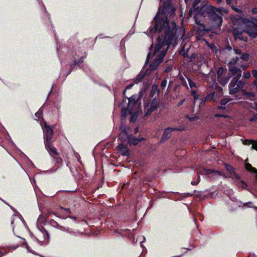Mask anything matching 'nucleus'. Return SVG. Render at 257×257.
<instances>
[{
  "label": "nucleus",
  "instance_id": "26",
  "mask_svg": "<svg viewBox=\"0 0 257 257\" xmlns=\"http://www.w3.org/2000/svg\"><path fill=\"white\" fill-rule=\"evenodd\" d=\"M75 162H67L66 166L69 168L70 171L73 173L74 171H78V168L75 166L74 163Z\"/></svg>",
  "mask_w": 257,
  "mask_h": 257
},
{
  "label": "nucleus",
  "instance_id": "46",
  "mask_svg": "<svg viewBox=\"0 0 257 257\" xmlns=\"http://www.w3.org/2000/svg\"><path fill=\"white\" fill-rule=\"evenodd\" d=\"M133 86H134V84L133 83H131V84H130L129 85H128L127 86H126L123 92V95L124 96H125V92H126V91L127 90H128V89H131Z\"/></svg>",
  "mask_w": 257,
  "mask_h": 257
},
{
  "label": "nucleus",
  "instance_id": "28",
  "mask_svg": "<svg viewBox=\"0 0 257 257\" xmlns=\"http://www.w3.org/2000/svg\"><path fill=\"white\" fill-rule=\"evenodd\" d=\"M145 76V73L142 72V71L140 72L136 76V77L134 79V83H138L140 82H141L143 79L144 78Z\"/></svg>",
  "mask_w": 257,
  "mask_h": 257
},
{
  "label": "nucleus",
  "instance_id": "30",
  "mask_svg": "<svg viewBox=\"0 0 257 257\" xmlns=\"http://www.w3.org/2000/svg\"><path fill=\"white\" fill-rule=\"evenodd\" d=\"M244 95L246 96L249 100H252V98L255 97V95L253 92H246L244 89L242 90Z\"/></svg>",
  "mask_w": 257,
  "mask_h": 257
},
{
  "label": "nucleus",
  "instance_id": "63",
  "mask_svg": "<svg viewBox=\"0 0 257 257\" xmlns=\"http://www.w3.org/2000/svg\"><path fill=\"white\" fill-rule=\"evenodd\" d=\"M171 70V68L170 67H167L166 68V69L165 70V72L168 73L169 71H170Z\"/></svg>",
  "mask_w": 257,
  "mask_h": 257
},
{
  "label": "nucleus",
  "instance_id": "51",
  "mask_svg": "<svg viewBox=\"0 0 257 257\" xmlns=\"http://www.w3.org/2000/svg\"><path fill=\"white\" fill-rule=\"evenodd\" d=\"M235 53L237 55H241V50L238 48H234V49Z\"/></svg>",
  "mask_w": 257,
  "mask_h": 257
},
{
  "label": "nucleus",
  "instance_id": "54",
  "mask_svg": "<svg viewBox=\"0 0 257 257\" xmlns=\"http://www.w3.org/2000/svg\"><path fill=\"white\" fill-rule=\"evenodd\" d=\"M193 195V193H184V194H183V197H184V198H185L187 197H191Z\"/></svg>",
  "mask_w": 257,
  "mask_h": 257
},
{
  "label": "nucleus",
  "instance_id": "49",
  "mask_svg": "<svg viewBox=\"0 0 257 257\" xmlns=\"http://www.w3.org/2000/svg\"><path fill=\"white\" fill-rule=\"evenodd\" d=\"M243 206H245V207H250V208L254 207L253 206V204L251 202H248L244 203L243 204Z\"/></svg>",
  "mask_w": 257,
  "mask_h": 257
},
{
  "label": "nucleus",
  "instance_id": "45",
  "mask_svg": "<svg viewBox=\"0 0 257 257\" xmlns=\"http://www.w3.org/2000/svg\"><path fill=\"white\" fill-rule=\"evenodd\" d=\"M17 237H19V238H21V239H23V240H24V243H23V244H25V245H26V248L28 250V251H29V252H32V253H34L32 251H31V250H30L29 249L30 246L28 245V244H27V241H26V239H25V238H22V237H20V236H17Z\"/></svg>",
  "mask_w": 257,
  "mask_h": 257
},
{
  "label": "nucleus",
  "instance_id": "6",
  "mask_svg": "<svg viewBox=\"0 0 257 257\" xmlns=\"http://www.w3.org/2000/svg\"><path fill=\"white\" fill-rule=\"evenodd\" d=\"M143 91L141 90L138 94H134L129 98L125 96L124 97L127 98L128 101L127 104L128 108H132L135 104L139 103L143 97Z\"/></svg>",
  "mask_w": 257,
  "mask_h": 257
},
{
  "label": "nucleus",
  "instance_id": "14",
  "mask_svg": "<svg viewBox=\"0 0 257 257\" xmlns=\"http://www.w3.org/2000/svg\"><path fill=\"white\" fill-rule=\"evenodd\" d=\"M50 224L54 227H57L58 229L67 232L70 234H73L74 233L73 231L70 230L68 227H65L60 225L54 219H51L50 220Z\"/></svg>",
  "mask_w": 257,
  "mask_h": 257
},
{
  "label": "nucleus",
  "instance_id": "55",
  "mask_svg": "<svg viewBox=\"0 0 257 257\" xmlns=\"http://www.w3.org/2000/svg\"><path fill=\"white\" fill-rule=\"evenodd\" d=\"M0 200H1V201H2L4 203H5V204H6L8 205L10 207V208H11L13 211H14L15 212H17V213L19 214V212H18L17 210H14V209L13 208V207H12L11 206L9 205V204L6 202H5V201L3 199H2L1 197H0Z\"/></svg>",
  "mask_w": 257,
  "mask_h": 257
},
{
  "label": "nucleus",
  "instance_id": "50",
  "mask_svg": "<svg viewBox=\"0 0 257 257\" xmlns=\"http://www.w3.org/2000/svg\"><path fill=\"white\" fill-rule=\"evenodd\" d=\"M196 56L195 54H192L191 55H188V57L187 58H189L191 61L194 60L196 58Z\"/></svg>",
  "mask_w": 257,
  "mask_h": 257
},
{
  "label": "nucleus",
  "instance_id": "29",
  "mask_svg": "<svg viewBox=\"0 0 257 257\" xmlns=\"http://www.w3.org/2000/svg\"><path fill=\"white\" fill-rule=\"evenodd\" d=\"M234 77H236L237 78V82H236V84L239 89L240 90L242 89L244 87L246 82L242 80H239L240 77L238 76H234Z\"/></svg>",
  "mask_w": 257,
  "mask_h": 257
},
{
  "label": "nucleus",
  "instance_id": "15",
  "mask_svg": "<svg viewBox=\"0 0 257 257\" xmlns=\"http://www.w3.org/2000/svg\"><path fill=\"white\" fill-rule=\"evenodd\" d=\"M158 42V41L157 42V44ZM172 43V42L168 46V45H163L161 48L160 49H159L158 51H157L156 50V45H155V52L156 53V52H160V51L161 50V49H162L165 46H167V48L166 49H163L162 50L160 54L159 55V56L157 57V59H158L160 61H161V62L163 61V59H164V56H165L166 53H167V50H168V48L169 47V46H170V45ZM157 45V44H156Z\"/></svg>",
  "mask_w": 257,
  "mask_h": 257
},
{
  "label": "nucleus",
  "instance_id": "21",
  "mask_svg": "<svg viewBox=\"0 0 257 257\" xmlns=\"http://www.w3.org/2000/svg\"><path fill=\"white\" fill-rule=\"evenodd\" d=\"M145 140V138L143 137L141 138H136V137H134L128 139V143L131 145H133L135 146L138 145L140 142L142 141H144Z\"/></svg>",
  "mask_w": 257,
  "mask_h": 257
},
{
  "label": "nucleus",
  "instance_id": "7",
  "mask_svg": "<svg viewBox=\"0 0 257 257\" xmlns=\"http://www.w3.org/2000/svg\"><path fill=\"white\" fill-rule=\"evenodd\" d=\"M160 103V100L159 98L157 97L153 98L151 102L150 107L145 112V116L150 115L153 111L156 110L158 108Z\"/></svg>",
  "mask_w": 257,
  "mask_h": 257
},
{
  "label": "nucleus",
  "instance_id": "42",
  "mask_svg": "<svg viewBox=\"0 0 257 257\" xmlns=\"http://www.w3.org/2000/svg\"><path fill=\"white\" fill-rule=\"evenodd\" d=\"M249 23L254 26L255 28H257V19L253 18L252 20L249 21Z\"/></svg>",
  "mask_w": 257,
  "mask_h": 257
},
{
  "label": "nucleus",
  "instance_id": "39",
  "mask_svg": "<svg viewBox=\"0 0 257 257\" xmlns=\"http://www.w3.org/2000/svg\"><path fill=\"white\" fill-rule=\"evenodd\" d=\"M187 78L188 79L190 88H192L193 87H196L195 83L192 80V79L190 77H187Z\"/></svg>",
  "mask_w": 257,
  "mask_h": 257
},
{
  "label": "nucleus",
  "instance_id": "34",
  "mask_svg": "<svg viewBox=\"0 0 257 257\" xmlns=\"http://www.w3.org/2000/svg\"><path fill=\"white\" fill-rule=\"evenodd\" d=\"M231 100L232 99H231L229 97H228L227 98H224L221 99L220 103L221 105H223L225 106V105L227 103L230 102Z\"/></svg>",
  "mask_w": 257,
  "mask_h": 257
},
{
  "label": "nucleus",
  "instance_id": "12",
  "mask_svg": "<svg viewBox=\"0 0 257 257\" xmlns=\"http://www.w3.org/2000/svg\"><path fill=\"white\" fill-rule=\"evenodd\" d=\"M228 71L232 76L241 77V70L235 66H228Z\"/></svg>",
  "mask_w": 257,
  "mask_h": 257
},
{
  "label": "nucleus",
  "instance_id": "10",
  "mask_svg": "<svg viewBox=\"0 0 257 257\" xmlns=\"http://www.w3.org/2000/svg\"><path fill=\"white\" fill-rule=\"evenodd\" d=\"M224 166L226 170L228 172L229 177L235 178L236 180L243 183L241 180L240 176L234 172V168L232 166L229 165L228 164L224 163Z\"/></svg>",
  "mask_w": 257,
  "mask_h": 257
},
{
  "label": "nucleus",
  "instance_id": "48",
  "mask_svg": "<svg viewBox=\"0 0 257 257\" xmlns=\"http://www.w3.org/2000/svg\"><path fill=\"white\" fill-rule=\"evenodd\" d=\"M257 120V113L253 114V115L250 117L249 121L251 122L255 121Z\"/></svg>",
  "mask_w": 257,
  "mask_h": 257
},
{
  "label": "nucleus",
  "instance_id": "62",
  "mask_svg": "<svg viewBox=\"0 0 257 257\" xmlns=\"http://www.w3.org/2000/svg\"><path fill=\"white\" fill-rule=\"evenodd\" d=\"M171 193V192H166V191H163L162 193H161V197H162V198H165V197H167L168 196H164V195H163V194H166V193Z\"/></svg>",
  "mask_w": 257,
  "mask_h": 257
},
{
  "label": "nucleus",
  "instance_id": "53",
  "mask_svg": "<svg viewBox=\"0 0 257 257\" xmlns=\"http://www.w3.org/2000/svg\"><path fill=\"white\" fill-rule=\"evenodd\" d=\"M196 14L194 16V18L195 19V23L197 24V26H199L200 24H202L200 22V21L198 20V19L196 18Z\"/></svg>",
  "mask_w": 257,
  "mask_h": 257
},
{
  "label": "nucleus",
  "instance_id": "60",
  "mask_svg": "<svg viewBox=\"0 0 257 257\" xmlns=\"http://www.w3.org/2000/svg\"><path fill=\"white\" fill-rule=\"evenodd\" d=\"M225 49L228 51H231L232 50V47L228 44L225 47Z\"/></svg>",
  "mask_w": 257,
  "mask_h": 257
},
{
  "label": "nucleus",
  "instance_id": "36",
  "mask_svg": "<svg viewBox=\"0 0 257 257\" xmlns=\"http://www.w3.org/2000/svg\"><path fill=\"white\" fill-rule=\"evenodd\" d=\"M223 72H224L223 68L221 67H219L217 72V77H218V79L222 77V76L223 74Z\"/></svg>",
  "mask_w": 257,
  "mask_h": 257
},
{
  "label": "nucleus",
  "instance_id": "11",
  "mask_svg": "<svg viewBox=\"0 0 257 257\" xmlns=\"http://www.w3.org/2000/svg\"><path fill=\"white\" fill-rule=\"evenodd\" d=\"M237 82V78L233 77L231 80L229 84V93L230 94H233L239 92V89L237 87L236 82Z\"/></svg>",
  "mask_w": 257,
  "mask_h": 257
},
{
  "label": "nucleus",
  "instance_id": "47",
  "mask_svg": "<svg viewBox=\"0 0 257 257\" xmlns=\"http://www.w3.org/2000/svg\"><path fill=\"white\" fill-rule=\"evenodd\" d=\"M180 54L183 55L184 58L188 57V54L187 52H185L184 48H182L179 52Z\"/></svg>",
  "mask_w": 257,
  "mask_h": 257
},
{
  "label": "nucleus",
  "instance_id": "52",
  "mask_svg": "<svg viewBox=\"0 0 257 257\" xmlns=\"http://www.w3.org/2000/svg\"><path fill=\"white\" fill-rule=\"evenodd\" d=\"M251 145H252L251 148L252 149H254V150H255L257 151V142H255L253 140V143H252V144H251Z\"/></svg>",
  "mask_w": 257,
  "mask_h": 257
},
{
  "label": "nucleus",
  "instance_id": "18",
  "mask_svg": "<svg viewBox=\"0 0 257 257\" xmlns=\"http://www.w3.org/2000/svg\"><path fill=\"white\" fill-rule=\"evenodd\" d=\"M156 93H157V97L158 98L160 93V90L158 88V85L156 84H154L152 86V89L150 93V97L154 98V96Z\"/></svg>",
  "mask_w": 257,
  "mask_h": 257
},
{
  "label": "nucleus",
  "instance_id": "22",
  "mask_svg": "<svg viewBox=\"0 0 257 257\" xmlns=\"http://www.w3.org/2000/svg\"><path fill=\"white\" fill-rule=\"evenodd\" d=\"M86 57V53H84V55L81 56L78 60H75L73 63L70 64V67H73L75 66H79V65L83 62L84 59Z\"/></svg>",
  "mask_w": 257,
  "mask_h": 257
},
{
  "label": "nucleus",
  "instance_id": "33",
  "mask_svg": "<svg viewBox=\"0 0 257 257\" xmlns=\"http://www.w3.org/2000/svg\"><path fill=\"white\" fill-rule=\"evenodd\" d=\"M230 78V76H223L221 78V84L222 85H225L226 84L229 80Z\"/></svg>",
  "mask_w": 257,
  "mask_h": 257
},
{
  "label": "nucleus",
  "instance_id": "24",
  "mask_svg": "<svg viewBox=\"0 0 257 257\" xmlns=\"http://www.w3.org/2000/svg\"><path fill=\"white\" fill-rule=\"evenodd\" d=\"M246 32L247 34L252 38H255L257 37V28L255 29L248 28Z\"/></svg>",
  "mask_w": 257,
  "mask_h": 257
},
{
  "label": "nucleus",
  "instance_id": "13",
  "mask_svg": "<svg viewBox=\"0 0 257 257\" xmlns=\"http://www.w3.org/2000/svg\"><path fill=\"white\" fill-rule=\"evenodd\" d=\"M45 146L46 150L49 152L52 156H56L58 155L57 149L55 148L50 142H45Z\"/></svg>",
  "mask_w": 257,
  "mask_h": 257
},
{
  "label": "nucleus",
  "instance_id": "58",
  "mask_svg": "<svg viewBox=\"0 0 257 257\" xmlns=\"http://www.w3.org/2000/svg\"><path fill=\"white\" fill-rule=\"evenodd\" d=\"M185 101V99H182V100H180V101L178 102V104H177V106H178V107H180V106H181V105L183 104V103H184V102Z\"/></svg>",
  "mask_w": 257,
  "mask_h": 257
},
{
  "label": "nucleus",
  "instance_id": "1",
  "mask_svg": "<svg viewBox=\"0 0 257 257\" xmlns=\"http://www.w3.org/2000/svg\"><path fill=\"white\" fill-rule=\"evenodd\" d=\"M161 7L160 6L158 12L154 17L150 27L149 33L154 35L158 32L162 36L158 38L156 45L157 51L161 48L163 45H169L176 38L178 27L174 21L170 22L168 18L173 17L175 15L176 8L173 5L171 0H167L164 3L161 12Z\"/></svg>",
  "mask_w": 257,
  "mask_h": 257
},
{
  "label": "nucleus",
  "instance_id": "25",
  "mask_svg": "<svg viewBox=\"0 0 257 257\" xmlns=\"http://www.w3.org/2000/svg\"><path fill=\"white\" fill-rule=\"evenodd\" d=\"M171 193L176 194L173 197H167L168 199H173L175 200H181L184 198L183 194H179L178 192H171Z\"/></svg>",
  "mask_w": 257,
  "mask_h": 257
},
{
  "label": "nucleus",
  "instance_id": "64",
  "mask_svg": "<svg viewBox=\"0 0 257 257\" xmlns=\"http://www.w3.org/2000/svg\"><path fill=\"white\" fill-rule=\"evenodd\" d=\"M201 0H195V2L194 3L193 6L195 7L196 5H197Z\"/></svg>",
  "mask_w": 257,
  "mask_h": 257
},
{
  "label": "nucleus",
  "instance_id": "16",
  "mask_svg": "<svg viewBox=\"0 0 257 257\" xmlns=\"http://www.w3.org/2000/svg\"><path fill=\"white\" fill-rule=\"evenodd\" d=\"M216 109L219 112H222V113H220V114H215L214 115V117L215 118H218V117H222V118H227L228 117V115L225 114L223 113L224 112V111L226 109V106H224L223 105H221V106H217L216 107Z\"/></svg>",
  "mask_w": 257,
  "mask_h": 257
},
{
  "label": "nucleus",
  "instance_id": "17",
  "mask_svg": "<svg viewBox=\"0 0 257 257\" xmlns=\"http://www.w3.org/2000/svg\"><path fill=\"white\" fill-rule=\"evenodd\" d=\"M206 191H200L197 190H194V193H197L195 195V197L197 198H199V200H203L207 198L208 196H211L212 195V193L208 194L207 195H203V194L205 193Z\"/></svg>",
  "mask_w": 257,
  "mask_h": 257
},
{
  "label": "nucleus",
  "instance_id": "40",
  "mask_svg": "<svg viewBox=\"0 0 257 257\" xmlns=\"http://www.w3.org/2000/svg\"><path fill=\"white\" fill-rule=\"evenodd\" d=\"M15 215H13L12 216L11 219V226L12 227L13 232L14 234H15V231H14L15 226L14 225V220H15Z\"/></svg>",
  "mask_w": 257,
  "mask_h": 257
},
{
  "label": "nucleus",
  "instance_id": "3",
  "mask_svg": "<svg viewBox=\"0 0 257 257\" xmlns=\"http://www.w3.org/2000/svg\"><path fill=\"white\" fill-rule=\"evenodd\" d=\"M215 8V7L212 6L205 4L197 7L195 9V11L197 13L196 15H199L204 18L206 17L208 18L209 15L211 14Z\"/></svg>",
  "mask_w": 257,
  "mask_h": 257
},
{
  "label": "nucleus",
  "instance_id": "35",
  "mask_svg": "<svg viewBox=\"0 0 257 257\" xmlns=\"http://www.w3.org/2000/svg\"><path fill=\"white\" fill-rule=\"evenodd\" d=\"M179 79L182 85L185 88H188L185 78L183 76H180Z\"/></svg>",
  "mask_w": 257,
  "mask_h": 257
},
{
  "label": "nucleus",
  "instance_id": "61",
  "mask_svg": "<svg viewBox=\"0 0 257 257\" xmlns=\"http://www.w3.org/2000/svg\"><path fill=\"white\" fill-rule=\"evenodd\" d=\"M60 208H61V209H63V210H65L66 211H67L68 213H70L71 212L70 209L69 208H65V207H61Z\"/></svg>",
  "mask_w": 257,
  "mask_h": 257
},
{
  "label": "nucleus",
  "instance_id": "5",
  "mask_svg": "<svg viewBox=\"0 0 257 257\" xmlns=\"http://www.w3.org/2000/svg\"><path fill=\"white\" fill-rule=\"evenodd\" d=\"M183 130V127L182 126L179 127H168L166 128L163 132V135L160 140V143H163L171 137V134L173 131H181Z\"/></svg>",
  "mask_w": 257,
  "mask_h": 257
},
{
  "label": "nucleus",
  "instance_id": "37",
  "mask_svg": "<svg viewBox=\"0 0 257 257\" xmlns=\"http://www.w3.org/2000/svg\"><path fill=\"white\" fill-rule=\"evenodd\" d=\"M190 93H191V95L193 96V98H194V99L195 100H196L197 99H198L199 95L197 94L196 90H192L190 91Z\"/></svg>",
  "mask_w": 257,
  "mask_h": 257
},
{
  "label": "nucleus",
  "instance_id": "27",
  "mask_svg": "<svg viewBox=\"0 0 257 257\" xmlns=\"http://www.w3.org/2000/svg\"><path fill=\"white\" fill-rule=\"evenodd\" d=\"M245 167L247 171L255 173L257 170L255 168H253L250 164L248 163V162H244Z\"/></svg>",
  "mask_w": 257,
  "mask_h": 257
},
{
  "label": "nucleus",
  "instance_id": "9",
  "mask_svg": "<svg viewBox=\"0 0 257 257\" xmlns=\"http://www.w3.org/2000/svg\"><path fill=\"white\" fill-rule=\"evenodd\" d=\"M53 136V127L45 123V130L44 138L45 142H50Z\"/></svg>",
  "mask_w": 257,
  "mask_h": 257
},
{
  "label": "nucleus",
  "instance_id": "19",
  "mask_svg": "<svg viewBox=\"0 0 257 257\" xmlns=\"http://www.w3.org/2000/svg\"><path fill=\"white\" fill-rule=\"evenodd\" d=\"M214 92H211L208 94L204 98L201 99L200 105H203L206 102H211L214 97Z\"/></svg>",
  "mask_w": 257,
  "mask_h": 257
},
{
  "label": "nucleus",
  "instance_id": "8",
  "mask_svg": "<svg viewBox=\"0 0 257 257\" xmlns=\"http://www.w3.org/2000/svg\"><path fill=\"white\" fill-rule=\"evenodd\" d=\"M212 30L210 26L209 28H206V26L202 23L197 26L196 35L197 37L201 38Z\"/></svg>",
  "mask_w": 257,
  "mask_h": 257
},
{
  "label": "nucleus",
  "instance_id": "32",
  "mask_svg": "<svg viewBox=\"0 0 257 257\" xmlns=\"http://www.w3.org/2000/svg\"><path fill=\"white\" fill-rule=\"evenodd\" d=\"M239 59L242 60L243 61L247 62L249 60V55L247 53H241L239 57Z\"/></svg>",
  "mask_w": 257,
  "mask_h": 257
},
{
  "label": "nucleus",
  "instance_id": "23",
  "mask_svg": "<svg viewBox=\"0 0 257 257\" xmlns=\"http://www.w3.org/2000/svg\"><path fill=\"white\" fill-rule=\"evenodd\" d=\"M162 62L160 61L157 58L150 64V67L151 69L153 71L156 70L160 64H161Z\"/></svg>",
  "mask_w": 257,
  "mask_h": 257
},
{
  "label": "nucleus",
  "instance_id": "20",
  "mask_svg": "<svg viewBox=\"0 0 257 257\" xmlns=\"http://www.w3.org/2000/svg\"><path fill=\"white\" fill-rule=\"evenodd\" d=\"M118 150L123 156H128L129 155L128 148L123 144H120L118 146Z\"/></svg>",
  "mask_w": 257,
  "mask_h": 257
},
{
  "label": "nucleus",
  "instance_id": "59",
  "mask_svg": "<svg viewBox=\"0 0 257 257\" xmlns=\"http://www.w3.org/2000/svg\"><path fill=\"white\" fill-rule=\"evenodd\" d=\"M251 74L253 76H257V69H253L251 71Z\"/></svg>",
  "mask_w": 257,
  "mask_h": 257
},
{
  "label": "nucleus",
  "instance_id": "56",
  "mask_svg": "<svg viewBox=\"0 0 257 257\" xmlns=\"http://www.w3.org/2000/svg\"><path fill=\"white\" fill-rule=\"evenodd\" d=\"M133 163H135V165H138L139 166H141L143 164H144L145 162H141V161H139V162H132Z\"/></svg>",
  "mask_w": 257,
  "mask_h": 257
},
{
  "label": "nucleus",
  "instance_id": "41",
  "mask_svg": "<svg viewBox=\"0 0 257 257\" xmlns=\"http://www.w3.org/2000/svg\"><path fill=\"white\" fill-rule=\"evenodd\" d=\"M167 83V80L166 79H164L162 80L161 82V86L162 88V89H164L166 86Z\"/></svg>",
  "mask_w": 257,
  "mask_h": 257
},
{
  "label": "nucleus",
  "instance_id": "44",
  "mask_svg": "<svg viewBox=\"0 0 257 257\" xmlns=\"http://www.w3.org/2000/svg\"><path fill=\"white\" fill-rule=\"evenodd\" d=\"M251 77L250 73L249 71L243 72V77L245 79H249Z\"/></svg>",
  "mask_w": 257,
  "mask_h": 257
},
{
  "label": "nucleus",
  "instance_id": "38",
  "mask_svg": "<svg viewBox=\"0 0 257 257\" xmlns=\"http://www.w3.org/2000/svg\"><path fill=\"white\" fill-rule=\"evenodd\" d=\"M236 35H238V38L243 41H245V42H246L247 41V37L246 36H241V33L240 32H237L236 34Z\"/></svg>",
  "mask_w": 257,
  "mask_h": 257
},
{
  "label": "nucleus",
  "instance_id": "2",
  "mask_svg": "<svg viewBox=\"0 0 257 257\" xmlns=\"http://www.w3.org/2000/svg\"><path fill=\"white\" fill-rule=\"evenodd\" d=\"M222 15V9L215 7L211 14H210L208 18V23L211 29L217 30L220 28L223 21Z\"/></svg>",
  "mask_w": 257,
  "mask_h": 257
},
{
  "label": "nucleus",
  "instance_id": "43",
  "mask_svg": "<svg viewBox=\"0 0 257 257\" xmlns=\"http://www.w3.org/2000/svg\"><path fill=\"white\" fill-rule=\"evenodd\" d=\"M252 143H253V140H247V139H246V140H244V141L243 142V144L245 145H251V144H252Z\"/></svg>",
  "mask_w": 257,
  "mask_h": 257
},
{
  "label": "nucleus",
  "instance_id": "57",
  "mask_svg": "<svg viewBox=\"0 0 257 257\" xmlns=\"http://www.w3.org/2000/svg\"><path fill=\"white\" fill-rule=\"evenodd\" d=\"M110 164L112 165H115V166H118V165L120 164V162H110Z\"/></svg>",
  "mask_w": 257,
  "mask_h": 257
},
{
  "label": "nucleus",
  "instance_id": "4",
  "mask_svg": "<svg viewBox=\"0 0 257 257\" xmlns=\"http://www.w3.org/2000/svg\"><path fill=\"white\" fill-rule=\"evenodd\" d=\"M196 171L197 172V181H192L191 182L192 185H196L200 182V175H209L212 173L217 174L220 176L222 175L220 171H215L213 169H205L204 168H197Z\"/></svg>",
  "mask_w": 257,
  "mask_h": 257
},
{
  "label": "nucleus",
  "instance_id": "31",
  "mask_svg": "<svg viewBox=\"0 0 257 257\" xmlns=\"http://www.w3.org/2000/svg\"><path fill=\"white\" fill-rule=\"evenodd\" d=\"M239 59V57L236 56L232 58L228 63V66H234L236 65Z\"/></svg>",
  "mask_w": 257,
  "mask_h": 257
}]
</instances>
